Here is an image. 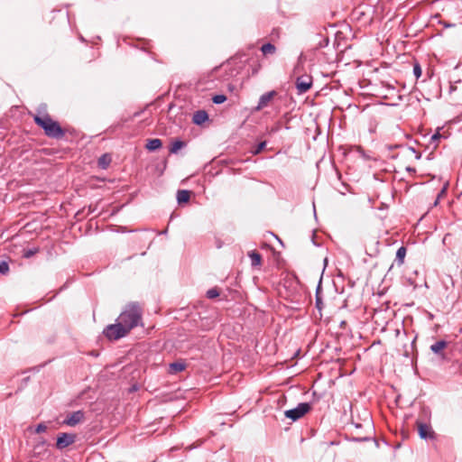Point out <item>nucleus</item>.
<instances>
[{
	"label": "nucleus",
	"instance_id": "obj_1",
	"mask_svg": "<svg viewBox=\"0 0 462 462\" xmlns=\"http://www.w3.org/2000/svg\"><path fill=\"white\" fill-rule=\"evenodd\" d=\"M33 120L37 125L43 129L47 136L56 139L63 137L64 131L59 123L52 120V118L48 114L42 115L39 112L33 116Z\"/></svg>",
	"mask_w": 462,
	"mask_h": 462
},
{
	"label": "nucleus",
	"instance_id": "obj_2",
	"mask_svg": "<svg viewBox=\"0 0 462 462\" xmlns=\"http://www.w3.org/2000/svg\"><path fill=\"white\" fill-rule=\"evenodd\" d=\"M130 332L142 322V310L135 303L128 304L117 318Z\"/></svg>",
	"mask_w": 462,
	"mask_h": 462
},
{
	"label": "nucleus",
	"instance_id": "obj_3",
	"mask_svg": "<svg viewBox=\"0 0 462 462\" xmlns=\"http://www.w3.org/2000/svg\"><path fill=\"white\" fill-rule=\"evenodd\" d=\"M104 335L110 340H117L121 337H125L129 331L123 326L120 320L117 319L115 324L108 325L104 329Z\"/></svg>",
	"mask_w": 462,
	"mask_h": 462
},
{
	"label": "nucleus",
	"instance_id": "obj_4",
	"mask_svg": "<svg viewBox=\"0 0 462 462\" xmlns=\"http://www.w3.org/2000/svg\"><path fill=\"white\" fill-rule=\"evenodd\" d=\"M310 410V404L308 402H300L297 407L287 410L284 412L286 418L292 420L293 421L300 419Z\"/></svg>",
	"mask_w": 462,
	"mask_h": 462
},
{
	"label": "nucleus",
	"instance_id": "obj_5",
	"mask_svg": "<svg viewBox=\"0 0 462 462\" xmlns=\"http://www.w3.org/2000/svg\"><path fill=\"white\" fill-rule=\"evenodd\" d=\"M417 426H418V433L421 439H434L435 433L430 424L418 420Z\"/></svg>",
	"mask_w": 462,
	"mask_h": 462
},
{
	"label": "nucleus",
	"instance_id": "obj_6",
	"mask_svg": "<svg viewBox=\"0 0 462 462\" xmlns=\"http://www.w3.org/2000/svg\"><path fill=\"white\" fill-rule=\"evenodd\" d=\"M312 86V79L310 76H300L296 80V88L299 94L306 93Z\"/></svg>",
	"mask_w": 462,
	"mask_h": 462
},
{
	"label": "nucleus",
	"instance_id": "obj_7",
	"mask_svg": "<svg viewBox=\"0 0 462 462\" xmlns=\"http://www.w3.org/2000/svg\"><path fill=\"white\" fill-rule=\"evenodd\" d=\"M75 441L73 434L62 433L57 438L56 447L59 449H63Z\"/></svg>",
	"mask_w": 462,
	"mask_h": 462
},
{
	"label": "nucleus",
	"instance_id": "obj_8",
	"mask_svg": "<svg viewBox=\"0 0 462 462\" xmlns=\"http://www.w3.org/2000/svg\"><path fill=\"white\" fill-rule=\"evenodd\" d=\"M84 419V412L82 411H77L68 414L66 419L64 420V424L74 427L79 422H81Z\"/></svg>",
	"mask_w": 462,
	"mask_h": 462
},
{
	"label": "nucleus",
	"instance_id": "obj_9",
	"mask_svg": "<svg viewBox=\"0 0 462 462\" xmlns=\"http://www.w3.org/2000/svg\"><path fill=\"white\" fill-rule=\"evenodd\" d=\"M276 95H277V92L275 90H272V91L263 94L259 98V102L255 107V110L260 111V110L263 109L264 107H266L269 105V103L271 102V100Z\"/></svg>",
	"mask_w": 462,
	"mask_h": 462
},
{
	"label": "nucleus",
	"instance_id": "obj_10",
	"mask_svg": "<svg viewBox=\"0 0 462 462\" xmlns=\"http://www.w3.org/2000/svg\"><path fill=\"white\" fill-rule=\"evenodd\" d=\"M208 119V113L204 110H199L194 113L192 121L195 125H200Z\"/></svg>",
	"mask_w": 462,
	"mask_h": 462
},
{
	"label": "nucleus",
	"instance_id": "obj_11",
	"mask_svg": "<svg viewBox=\"0 0 462 462\" xmlns=\"http://www.w3.org/2000/svg\"><path fill=\"white\" fill-rule=\"evenodd\" d=\"M248 257L251 260L252 267H260L262 264V255L256 251L248 252Z\"/></svg>",
	"mask_w": 462,
	"mask_h": 462
},
{
	"label": "nucleus",
	"instance_id": "obj_12",
	"mask_svg": "<svg viewBox=\"0 0 462 462\" xmlns=\"http://www.w3.org/2000/svg\"><path fill=\"white\" fill-rule=\"evenodd\" d=\"M162 142L158 138H154V139H149L147 141L145 148L148 151L152 152V151L160 149L162 147Z\"/></svg>",
	"mask_w": 462,
	"mask_h": 462
},
{
	"label": "nucleus",
	"instance_id": "obj_13",
	"mask_svg": "<svg viewBox=\"0 0 462 462\" xmlns=\"http://www.w3.org/2000/svg\"><path fill=\"white\" fill-rule=\"evenodd\" d=\"M186 367V365L183 362H174L170 364L169 373L170 374H177L183 371Z\"/></svg>",
	"mask_w": 462,
	"mask_h": 462
},
{
	"label": "nucleus",
	"instance_id": "obj_14",
	"mask_svg": "<svg viewBox=\"0 0 462 462\" xmlns=\"http://www.w3.org/2000/svg\"><path fill=\"white\" fill-rule=\"evenodd\" d=\"M189 198H190V193L189 190H186V189L178 190L177 200L180 204L188 202L189 200Z\"/></svg>",
	"mask_w": 462,
	"mask_h": 462
},
{
	"label": "nucleus",
	"instance_id": "obj_15",
	"mask_svg": "<svg viewBox=\"0 0 462 462\" xmlns=\"http://www.w3.org/2000/svg\"><path fill=\"white\" fill-rule=\"evenodd\" d=\"M447 346L445 340L437 341L435 344L430 346V349L435 354H439Z\"/></svg>",
	"mask_w": 462,
	"mask_h": 462
},
{
	"label": "nucleus",
	"instance_id": "obj_16",
	"mask_svg": "<svg viewBox=\"0 0 462 462\" xmlns=\"http://www.w3.org/2000/svg\"><path fill=\"white\" fill-rule=\"evenodd\" d=\"M405 255H406V248L404 246H401L396 252V262L399 266L403 264Z\"/></svg>",
	"mask_w": 462,
	"mask_h": 462
},
{
	"label": "nucleus",
	"instance_id": "obj_17",
	"mask_svg": "<svg viewBox=\"0 0 462 462\" xmlns=\"http://www.w3.org/2000/svg\"><path fill=\"white\" fill-rule=\"evenodd\" d=\"M276 51L275 46L273 43H265L261 47V51L263 55H272L274 54Z\"/></svg>",
	"mask_w": 462,
	"mask_h": 462
},
{
	"label": "nucleus",
	"instance_id": "obj_18",
	"mask_svg": "<svg viewBox=\"0 0 462 462\" xmlns=\"http://www.w3.org/2000/svg\"><path fill=\"white\" fill-rule=\"evenodd\" d=\"M185 146V143L180 140H176L171 143L170 147L171 153H177L181 148Z\"/></svg>",
	"mask_w": 462,
	"mask_h": 462
},
{
	"label": "nucleus",
	"instance_id": "obj_19",
	"mask_svg": "<svg viewBox=\"0 0 462 462\" xmlns=\"http://www.w3.org/2000/svg\"><path fill=\"white\" fill-rule=\"evenodd\" d=\"M111 162L110 157L107 154L102 155L98 160V164L101 168L106 169Z\"/></svg>",
	"mask_w": 462,
	"mask_h": 462
},
{
	"label": "nucleus",
	"instance_id": "obj_20",
	"mask_svg": "<svg viewBox=\"0 0 462 462\" xmlns=\"http://www.w3.org/2000/svg\"><path fill=\"white\" fill-rule=\"evenodd\" d=\"M440 138H447V135H444V134H441L439 133V131H438L437 133H435L432 136H431V143L435 144V147L438 145V141L440 139Z\"/></svg>",
	"mask_w": 462,
	"mask_h": 462
},
{
	"label": "nucleus",
	"instance_id": "obj_21",
	"mask_svg": "<svg viewBox=\"0 0 462 462\" xmlns=\"http://www.w3.org/2000/svg\"><path fill=\"white\" fill-rule=\"evenodd\" d=\"M226 100V97L225 95H216L212 97V101L215 104H222Z\"/></svg>",
	"mask_w": 462,
	"mask_h": 462
},
{
	"label": "nucleus",
	"instance_id": "obj_22",
	"mask_svg": "<svg viewBox=\"0 0 462 462\" xmlns=\"http://www.w3.org/2000/svg\"><path fill=\"white\" fill-rule=\"evenodd\" d=\"M219 295V291L217 288H212L207 291V296L209 299L217 298Z\"/></svg>",
	"mask_w": 462,
	"mask_h": 462
},
{
	"label": "nucleus",
	"instance_id": "obj_23",
	"mask_svg": "<svg viewBox=\"0 0 462 462\" xmlns=\"http://www.w3.org/2000/svg\"><path fill=\"white\" fill-rule=\"evenodd\" d=\"M266 146V142H261L260 143L257 144V146L252 151V152L254 154H258L260 153L263 149Z\"/></svg>",
	"mask_w": 462,
	"mask_h": 462
},
{
	"label": "nucleus",
	"instance_id": "obj_24",
	"mask_svg": "<svg viewBox=\"0 0 462 462\" xmlns=\"http://www.w3.org/2000/svg\"><path fill=\"white\" fill-rule=\"evenodd\" d=\"M421 68L419 63L414 64L413 66V74L416 79H419L421 76Z\"/></svg>",
	"mask_w": 462,
	"mask_h": 462
},
{
	"label": "nucleus",
	"instance_id": "obj_25",
	"mask_svg": "<svg viewBox=\"0 0 462 462\" xmlns=\"http://www.w3.org/2000/svg\"><path fill=\"white\" fill-rule=\"evenodd\" d=\"M9 271V265L6 262H0V273L5 274Z\"/></svg>",
	"mask_w": 462,
	"mask_h": 462
},
{
	"label": "nucleus",
	"instance_id": "obj_26",
	"mask_svg": "<svg viewBox=\"0 0 462 462\" xmlns=\"http://www.w3.org/2000/svg\"><path fill=\"white\" fill-rule=\"evenodd\" d=\"M378 122L375 119H373L369 125V132L374 133L377 127Z\"/></svg>",
	"mask_w": 462,
	"mask_h": 462
},
{
	"label": "nucleus",
	"instance_id": "obj_27",
	"mask_svg": "<svg viewBox=\"0 0 462 462\" xmlns=\"http://www.w3.org/2000/svg\"><path fill=\"white\" fill-rule=\"evenodd\" d=\"M322 306H323V302L321 300V298L319 297V292H317V295H316V307L321 310L322 309Z\"/></svg>",
	"mask_w": 462,
	"mask_h": 462
},
{
	"label": "nucleus",
	"instance_id": "obj_28",
	"mask_svg": "<svg viewBox=\"0 0 462 462\" xmlns=\"http://www.w3.org/2000/svg\"><path fill=\"white\" fill-rule=\"evenodd\" d=\"M447 188H448V185L446 184V185L441 189V190H440V191H439V193L438 194V199H440L442 197H444V196L446 195Z\"/></svg>",
	"mask_w": 462,
	"mask_h": 462
},
{
	"label": "nucleus",
	"instance_id": "obj_29",
	"mask_svg": "<svg viewBox=\"0 0 462 462\" xmlns=\"http://www.w3.org/2000/svg\"><path fill=\"white\" fill-rule=\"evenodd\" d=\"M45 430H46V426H45V425H43V424H39V425L37 426L36 431H37V432H43V431H45Z\"/></svg>",
	"mask_w": 462,
	"mask_h": 462
},
{
	"label": "nucleus",
	"instance_id": "obj_30",
	"mask_svg": "<svg viewBox=\"0 0 462 462\" xmlns=\"http://www.w3.org/2000/svg\"><path fill=\"white\" fill-rule=\"evenodd\" d=\"M216 245H217V248H221L222 247V243L219 241V239L216 240Z\"/></svg>",
	"mask_w": 462,
	"mask_h": 462
},
{
	"label": "nucleus",
	"instance_id": "obj_31",
	"mask_svg": "<svg viewBox=\"0 0 462 462\" xmlns=\"http://www.w3.org/2000/svg\"><path fill=\"white\" fill-rule=\"evenodd\" d=\"M236 293H237V291L233 290V292H232L233 300H235Z\"/></svg>",
	"mask_w": 462,
	"mask_h": 462
},
{
	"label": "nucleus",
	"instance_id": "obj_32",
	"mask_svg": "<svg viewBox=\"0 0 462 462\" xmlns=\"http://www.w3.org/2000/svg\"><path fill=\"white\" fill-rule=\"evenodd\" d=\"M407 171H415V170H414V169H412V168H411V167H408V168H407Z\"/></svg>",
	"mask_w": 462,
	"mask_h": 462
},
{
	"label": "nucleus",
	"instance_id": "obj_33",
	"mask_svg": "<svg viewBox=\"0 0 462 462\" xmlns=\"http://www.w3.org/2000/svg\"><path fill=\"white\" fill-rule=\"evenodd\" d=\"M439 199H438V198H437L435 202H434V206H437L439 204Z\"/></svg>",
	"mask_w": 462,
	"mask_h": 462
},
{
	"label": "nucleus",
	"instance_id": "obj_34",
	"mask_svg": "<svg viewBox=\"0 0 462 462\" xmlns=\"http://www.w3.org/2000/svg\"><path fill=\"white\" fill-rule=\"evenodd\" d=\"M423 412H424L426 415H428V411L423 410Z\"/></svg>",
	"mask_w": 462,
	"mask_h": 462
}]
</instances>
